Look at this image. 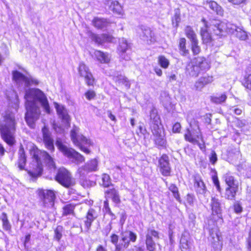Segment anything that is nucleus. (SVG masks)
<instances>
[{
	"label": "nucleus",
	"mask_w": 251,
	"mask_h": 251,
	"mask_svg": "<svg viewBox=\"0 0 251 251\" xmlns=\"http://www.w3.org/2000/svg\"><path fill=\"white\" fill-rule=\"evenodd\" d=\"M201 22L203 24V26L200 28V35L203 44H209L213 41L211 33L209 31L210 27L214 35L220 37L222 36L225 29V24L222 21L211 19L208 22L205 18H202Z\"/></svg>",
	"instance_id": "1"
},
{
	"label": "nucleus",
	"mask_w": 251,
	"mask_h": 251,
	"mask_svg": "<svg viewBox=\"0 0 251 251\" xmlns=\"http://www.w3.org/2000/svg\"><path fill=\"white\" fill-rule=\"evenodd\" d=\"M137 239L136 233L131 230H125L122 231L120 236L115 233L110 235V242L114 245V251H125L130 246L131 243H135Z\"/></svg>",
	"instance_id": "2"
},
{
	"label": "nucleus",
	"mask_w": 251,
	"mask_h": 251,
	"mask_svg": "<svg viewBox=\"0 0 251 251\" xmlns=\"http://www.w3.org/2000/svg\"><path fill=\"white\" fill-rule=\"evenodd\" d=\"M4 124L0 126V133L2 139L8 145H13L16 141L13 133L16 130V122L12 113H6L3 116Z\"/></svg>",
	"instance_id": "3"
},
{
	"label": "nucleus",
	"mask_w": 251,
	"mask_h": 251,
	"mask_svg": "<svg viewBox=\"0 0 251 251\" xmlns=\"http://www.w3.org/2000/svg\"><path fill=\"white\" fill-rule=\"evenodd\" d=\"M150 128L154 136L155 144L159 146H164L167 142L165 138V130L160 116L157 113H152L151 114Z\"/></svg>",
	"instance_id": "4"
},
{
	"label": "nucleus",
	"mask_w": 251,
	"mask_h": 251,
	"mask_svg": "<svg viewBox=\"0 0 251 251\" xmlns=\"http://www.w3.org/2000/svg\"><path fill=\"white\" fill-rule=\"evenodd\" d=\"M222 179L226 185L224 193L225 198L227 200H235L241 189L238 180L230 172L224 174Z\"/></svg>",
	"instance_id": "5"
},
{
	"label": "nucleus",
	"mask_w": 251,
	"mask_h": 251,
	"mask_svg": "<svg viewBox=\"0 0 251 251\" xmlns=\"http://www.w3.org/2000/svg\"><path fill=\"white\" fill-rule=\"evenodd\" d=\"M78 128L75 127L70 132L71 139L75 146L86 154L91 153L90 147L94 145V142L90 138H87L83 134H78Z\"/></svg>",
	"instance_id": "6"
},
{
	"label": "nucleus",
	"mask_w": 251,
	"mask_h": 251,
	"mask_svg": "<svg viewBox=\"0 0 251 251\" xmlns=\"http://www.w3.org/2000/svg\"><path fill=\"white\" fill-rule=\"evenodd\" d=\"M26 111L25 120L27 125L31 129H34L36 122L39 119L41 110L34 101H27L25 104Z\"/></svg>",
	"instance_id": "7"
},
{
	"label": "nucleus",
	"mask_w": 251,
	"mask_h": 251,
	"mask_svg": "<svg viewBox=\"0 0 251 251\" xmlns=\"http://www.w3.org/2000/svg\"><path fill=\"white\" fill-rule=\"evenodd\" d=\"M195 64L191 66L188 65L186 70L189 74L193 77H197L201 74L209 70L210 64L208 60L204 56H198L194 58Z\"/></svg>",
	"instance_id": "8"
},
{
	"label": "nucleus",
	"mask_w": 251,
	"mask_h": 251,
	"mask_svg": "<svg viewBox=\"0 0 251 251\" xmlns=\"http://www.w3.org/2000/svg\"><path fill=\"white\" fill-rule=\"evenodd\" d=\"M54 179L66 188H70L75 184L71 173L65 168H60L54 176Z\"/></svg>",
	"instance_id": "9"
},
{
	"label": "nucleus",
	"mask_w": 251,
	"mask_h": 251,
	"mask_svg": "<svg viewBox=\"0 0 251 251\" xmlns=\"http://www.w3.org/2000/svg\"><path fill=\"white\" fill-rule=\"evenodd\" d=\"M55 143L58 150L68 158L73 159L77 163H81L85 161V157L82 154L73 148H68L63 144L60 139H57Z\"/></svg>",
	"instance_id": "10"
},
{
	"label": "nucleus",
	"mask_w": 251,
	"mask_h": 251,
	"mask_svg": "<svg viewBox=\"0 0 251 251\" xmlns=\"http://www.w3.org/2000/svg\"><path fill=\"white\" fill-rule=\"evenodd\" d=\"M33 96L34 100H38L48 114L50 113V107L48 99L45 94L39 89H30L26 91L25 98L27 101Z\"/></svg>",
	"instance_id": "11"
},
{
	"label": "nucleus",
	"mask_w": 251,
	"mask_h": 251,
	"mask_svg": "<svg viewBox=\"0 0 251 251\" xmlns=\"http://www.w3.org/2000/svg\"><path fill=\"white\" fill-rule=\"evenodd\" d=\"M37 193L43 207L49 208L54 206L56 199L54 191L39 188L37 190Z\"/></svg>",
	"instance_id": "12"
},
{
	"label": "nucleus",
	"mask_w": 251,
	"mask_h": 251,
	"mask_svg": "<svg viewBox=\"0 0 251 251\" xmlns=\"http://www.w3.org/2000/svg\"><path fill=\"white\" fill-rule=\"evenodd\" d=\"M184 140L188 142L193 144H197L200 149L202 151H205L206 145L203 136L201 131H199L197 134L194 135V133L189 128L185 129L183 135Z\"/></svg>",
	"instance_id": "13"
},
{
	"label": "nucleus",
	"mask_w": 251,
	"mask_h": 251,
	"mask_svg": "<svg viewBox=\"0 0 251 251\" xmlns=\"http://www.w3.org/2000/svg\"><path fill=\"white\" fill-rule=\"evenodd\" d=\"M210 206L211 209V220L213 224L217 225L218 222H219L220 224L223 223L222 209L219 200L215 198H212Z\"/></svg>",
	"instance_id": "14"
},
{
	"label": "nucleus",
	"mask_w": 251,
	"mask_h": 251,
	"mask_svg": "<svg viewBox=\"0 0 251 251\" xmlns=\"http://www.w3.org/2000/svg\"><path fill=\"white\" fill-rule=\"evenodd\" d=\"M157 167L163 176H171L172 168L169 157L167 154H162L158 158Z\"/></svg>",
	"instance_id": "15"
},
{
	"label": "nucleus",
	"mask_w": 251,
	"mask_h": 251,
	"mask_svg": "<svg viewBox=\"0 0 251 251\" xmlns=\"http://www.w3.org/2000/svg\"><path fill=\"white\" fill-rule=\"evenodd\" d=\"M41 131L42 139H40V140H42L45 148L51 152H54L55 151L54 140L49 127L45 125L44 126L42 127Z\"/></svg>",
	"instance_id": "16"
},
{
	"label": "nucleus",
	"mask_w": 251,
	"mask_h": 251,
	"mask_svg": "<svg viewBox=\"0 0 251 251\" xmlns=\"http://www.w3.org/2000/svg\"><path fill=\"white\" fill-rule=\"evenodd\" d=\"M145 244L148 251H155L156 244L153 240V237L159 239V232L153 228H148L146 233Z\"/></svg>",
	"instance_id": "17"
},
{
	"label": "nucleus",
	"mask_w": 251,
	"mask_h": 251,
	"mask_svg": "<svg viewBox=\"0 0 251 251\" xmlns=\"http://www.w3.org/2000/svg\"><path fill=\"white\" fill-rule=\"evenodd\" d=\"M25 171L30 176V179L33 180H35L43 174V163L33 162V161H31L29 164L28 169H26Z\"/></svg>",
	"instance_id": "18"
},
{
	"label": "nucleus",
	"mask_w": 251,
	"mask_h": 251,
	"mask_svg": "<svg viewBox=\"0 0 251 251\" xmlns=\"http://www.w3.org/2000/svg\"><path fill=\"white\" fill-rule=\"evenodd\" d=\"M209 235L211 238V246L215 251H221L223 248V238L219 229L214 232L213 228L209 231Z\"/></svg>",
	"instance_id": "19"
},
{
	"label": "nucleus",
	"mask_w": 251,
	"mask_h": 251,
	"mask_svg": "<svg viewBox=\"0 0 251 251\" xmlns=\"http://www.w3.org/2000/svg\"><path fill=\"white\" fill-rule=\"evenodd\" d=\"M213 81L214 78L212 75L209 74L202 75L196 81L194 85L195 89L197 91H201L202 88L211 84Z\"/></svg>",
	"instance_id": "20"
},
{
	"label": "nucleus",
	"mask_w": 251,
	"mask_h": 251,
	"mask_svg": "<svg viewBox=\"0 0 251 251\" xmlns=\"http://www.w3.org/2000/svg\"><path fill=\"white\" fill-rule=\"evenodd\" d=\"M193 186L197 193H205L206 187L201 176L198 174L193 176Z\"/></svg>",
	"instance_id": "21"
},
{
	"label": "nucleus",
	"mask_w": 251,
	"mask_h": 251,
	"mask_svg": "<svg viewBox=\"0 0 251 251\" xmlns=\"http://www.w3.org/2000/svg\"><path fill=\"white\" fill-rule=\"evenodd\" d=\"M47 152L46 151L40 150L35 145H33L29 151L32 159V161L37 163H42L41 157H45Z\"/></svg>",
	"instance_id": "22"
},
{
	"label": "nucleus",
	"mask_w": 251,
	"mask_h": 251,
	"mask_svg": "<svg viewBox=\"0 0 251 251\" xmlns=\"http://www.w3.org/2000/svg\"><path fill=\"white\" fill-rule=\"evenodd\" d=\"M27 162V157L24 147L21 146L18 152V159L16 165L19 170H25V166Z\"/></svg>",
	"instance_id": "23"
},
{
	"label": "nucleus",
	"mask_w": 251,
	"mask_h": 251,
	"mask_svg": "<svg viewBox=\"0 0 251 251\" xmlns=\"http://www.w3.org/2000/svg\"><path fill=\"white\" fill-rule=\"evenodd\" d=\"M240 82L247 91L251 92V63L247 66L245 74L241 79Z\"/></svg>",
	"instance_id": "24"
},
{
	"label": "nucleus",
	"mask_w": 251,
	"mask_h": 251,
	"mask_svg": "<svg viewBox=\"0 0 251 251\" xmlns=\"http://www.w3.org/2000/svg\"><path fill=\"white\" fill-rule=\"evenodd\" d=\"M98 217L96 210L93 208H90L87 211L85 216L84 224L87 231L90 229L93 222Z\"/></svg>",
	"instance_id": "25"
},
{
	"label": "nucleus",
	"mask_w": 251,
	"mask_h": 251,
	"mask_svg": "<svg viewBox=\"0 0 251 251\" xmlns=\"http://www.w3.org/2000/svg\"><path fill=\"white\" fill-rule=\"evenodd\" d=\"M106 199L111 198L112 201L116 204H120L121 202V198L117 189L114 187L107 189L104 192Z\"/></svg>",
	"instance_id": "26"
},
{
	"label": "nucleus",
	"mask_w": 251,
	"mask_h": 251,
	"mask_svg": "<svg viewBox=\"0 0 251 251\" xmlns=\"http://www.w3.org/2000/svg\"><path fill=\"white\" fill-rule=\"evenodd\" d=\"M97 60L101 64H108L110 62L109 54L100 50H95L94 52Z\"/></svg>",
	"instance_id": "27"
},
{
	"label": "nucleus",
	"mask_w": 251,
	"mask_h": 251,
	"mask_svg": "<svg viewBox=\"0 0 251 251\" xmlns=\"http://www.w3.org/2000/svg\"><path fill=\"white\" fill-rule=\"evenodd\" d=\"M227 96L226 93L216 94L210 96V100L211 102L215 104H222L226 102Z\"/></svg>",
	"instance_id": "28"
},
{
	"label": "nucleus",
	"mask_w": 251,
	"mask_h": 251,
	"mask_svg": "<svg viewBox=\"0 0 251 251\" xmlns=\"http://www.w3.org/2000/svg\"><path fill=\"white\" fill-rule=\"evenodd\" d=\"M76 204L73 203H69L64 205L62 207V215L67 216L68 215L75 216V208Z\"/></svg>",
	"instance_id": "29"
},
{
	"label": "nucleus",
	"mask_w": 251,
	"mask_h": 251,
	"mask_svg": "<svg viewBox=\"0 0 251 251\" xmlns=\"http://www.w3.org/2000/svg\"><path fill=\"white\" fill-rule=\"evenodd\" d=\"M187 41L184 37L179 39L178 48L180 54L183 56H186L189 54V50L187 48Z\"/></svg>",
	"instance_id": "30"
},
{
	"label": "nucleus",
	"mask_w": 251,
	"mask_h": 251,
	"mask_svg": "<svg viewBox=\"0 0 251 251\" xmlns=\"http://www.w3.org/2000/svg\"><path fill=\"white\" fill-rule=\"evenodd\" d=\"M210 9L213 11L216 15L220 16L224 15V11L222 7L218 4L216 1L211 0L207 2Z\"/></svg>",
	"instance_id": "31"
},
{
	"label": "nucleus",
	"mask_w": 251,
	"mask_h": 251,
	"mask_svg": "<svg viewBox=\"0 0 251 251\" xmlns=\"http://www.w3.org/2000/svg\"><path fill=\"white\" fill-rule=\"evenodd\" d=\"M98 163L96 159L90 160L86 164L83 169L87 173L94 172L98 170Z\"/></svg>",
	"instance_id": "32"
},
{
	"label": "nucleus",
	"mask_w": 251,
	"mask_h": 251,
	"mask_svg": "<svg viewBox=\"0 0 251 251\" xmlns=\"http://www.w3.org/2000/svg\"><path fill=\"white\" fill-rule=\"evenodd\" d=\"M0 220L2 222L3 229L5 231H10L11 230V225L8 219L7 213L4 212H2Z\"/></svg>",
	"instance_id": "33"
},
{
	"label": "nucleus",
	"mask_w": 251,
	"mask_h": 251,
	"mask_svg": "<svg viewBox=\"0 0 251 251\" xmlns=\"http://www.w3.org/2000/svg\"><path fill=\"white\" fill-rule=\"evenodd\" d=\"M55 107L57 114L62 119L65 120L66 121L70 120V116L64 106L60 105L58 103H56Z\"/></svg>",
	"instance_id": "34"
},
{
	"label": "nucleus",
	"mask_w": 251,
	"mask_h": 251,
	"mask_svg": "<svg viewBox=\"0 0 251 251\" xmlns=\"http://www.w3.org/2000/svg\"><path fill=\"white\" fill-rule=\"evenodd\" d=\"M130 49V46L126 40H122L119 42L117 49V52L120 55H123Z\"/></svg>",
	"instance_id": "35"
},
{
	"label": "nucleus",
	"mask_w": 251,
	"mask_h": 251,
	"mask_svg": "<svg viewBox=\"0 0 251 251\" xmlns=\"http://www.w3.org/2000/svg\"><path fill=\"white\" fill-rule=\"evenodd\" d=\"M44 160L46 166L48 169L50 170H55L56 169V164L54 159L48 152H47L46 154L44 157Z\"/></svg>",
	"instance_id": "36"
},
{
	"label": "nucleus",
	"mask_w": 251,
	"mask_h": 251,
	"mask_svg": "<svg viewBox=\"0 0 251 251\" xmlns=\"http://www.w3.org/2000/svg\"><path fill=\"white\" fill-rule=\"evenodd\" d=\"M185 35L191 41L197 40V36L193 28L190 25H187L184 29Z\"/></svg>",
	"instance_id": "37"
},
{
	"label": "nucleus",
	"mask_w": 251,
	"mask_h": 251,
	"mask_svg": "<svg viewBox=\"0 0 251 251\" xmlns=\"http://www.w3.org/2000/svg\"><path fill=\"white\" fill-rule=\"evenodd\" d=\"M93 25L98 29H102L107 25V22L106 19L94 18L92 20Z\"/></svg>",
	"instance_id": "38"
},
{
	"label": "nucleus",
	"mask_w": 251,
	"mask_h": 251,
	"mask_svg": "<svg viewBox=\"0 0 251 251\" xmlns=\"http://www.w3.org/2000/svg\"><path fill=\"white\" fill-rule=\"evenodd\" d=\"M172 25L175 27H177L179 25V23L181 21V13L179 8L175 9V13L172 17Z\"/></svg>",
	"instance_id": "39"
},
{
	"label": "nucleus",
	"mask_w": 251,
	"mask_h": 251,
	"mask_svg": "<svg viewBox=\"0 0 251 251\" xmlns=\"http://www.w3.org/2000/svg\"><path fill=\"white\" fill-rule=\"evenodd\" d=\"M85 83L88 87H94L97 83V79L94 76L91 72L86 74L84 77Z\"/></svg>",
	"instance_id": "40"
},
{
	"label": "nucleus",
	"mask_w": 251,
	"mask_h": 251,
	"mask_svg": "<svg viewBox=\"0 0 251 251\" xmlns=\"http://www.w3.org/2000/svg\"><path fill=\"white\" fill-rule=\"evenodd\" d=\"M77 71L80 76L84 77L86 74H88L91 72L88 66L83 62H80L77 67Z\"/></svg>",
	"instance_id": "41"
},
{
	"label": "nucleus",
	"mask_w": 251,
	"mask_h": 251,
	"mask_svg": "<svg viewBox=\"0 0 251 251\" xmlns=\"http://www.w3.org/2000/svg\"><path fill=\"white\" fill-rule=\"evenodd\" d=\"M169 190L172 193L173 196L176 201L181 203L182 201L179 193L178 188L176 185L175 184H171L169 187Z\"/></svg>",
	"instance_id": "42"
},
{
	"label": "nucleus",
	"mask_w": 251,
	"mask_h": 251,
	"mask_svg": "<svg viewBox=\"0 0 251 251\" xmlns=\"http://www.w3.org/2000/svg\"><path fill=\"white\" fill-rule=\"evenodd\" d=\"M101 181V185L104 188H108L113 185L111 183V180L109 175L107 174H103L102 175Z\"/></svg>",
	"instance_id": "43"
},
{
	"label": "nucleus",
	"mask_w": 251,
	"mask_h": 251,
	"mask_svg": "<svg viewBox=\"0 0 251 251\" xmlns=\"http://www.w3.org/2000/svg\"><path fill=\"white\" fill-rule=\"evenodd\" d=\"M190 49L194 55H198L200 53L201 49L199 45L198 39L191 41Z\"/></svg>",
	"instance_id": "44"
},
{
	"label": "nucleus",
	"mask_w": 251,
	"mask_h": 251,
	"mask_svg": "<svg viewBox=\"0 0 251 251\" xmlns=\"http://www.w3.org/2000/svg\"><path fill=\"white\" fill-rule=\"evenodd\" d=\"M110 7L113 13L118 15L123 14L122 6L117 1H113Z\"/></svg>",
	"instance_id": "45"
},
{
	"label": "nucleus",
	"mask_w": 251,
	"mask_h": 251,
	"mask_svg": "<svg viewBox=\"0 0 251 251\" xmlns=\"http://www.w3.org/2000/svg\"><path fill=\"white\" fill-rule=\"evenodd\" d=\"M63 230V227L61 225L57 226L54 229V234L53 236V238L57 242H60L62 237V232Z\"/></svg>",
	"instance_id": "46"
},
{
	"label": "nucleus",
	"mask_w": 251,
	"mask_h": 251,
	"mask_svg": "<svg viewBox=\"0 0 251 251\" xmlns=\"http://www.w3.org/2000/svg\"><path fill=\"white\" fill-rule=\"evenodd\" d=\"M231 208L234 213L236 214H240L243 211V207L240 201H235L231 206Z\"/></svg>",
	"instance_id": "47"
},
{
	"label": "nucleus",
	"mask_w": 251,
	"mask_h": 251,
	"mask_svg": "<svg viewBox=\"0 0 251 251\" xmlns=\"http://www.w3.org/2000/svg\"><path fill=\"white\" fill-rule=\"evenodd\" d=\"M158 62L160 66L164 69H167L170 64L169 60L162 55L158 56Z\"/></svg>",
	"instance_id": "48"
},
{
	"label": "nucleus",
	"mask_w": 251,
	"mask_h": 251,
	"mask_svg": "<svg viewBox=\"0 0 251 251\" xmlns=\"http://www.w3.org/2000/svg\"><path fill=\"white\" fill-rule=\"evenodd\" d=\"M86 99L89 101L94 100L97 96L96 92L92 89L87 90L84 94Z\"/></svg>",
	"instance_id": "49"
},
{
	"label": "nucleus",
	"mask_w": 251,
	"mask_h": 251,
	"mask_svg": "<svg viewBox=\"0 0 251 251\" xmlns=\"http://www.w3.org/2000/svg\"><path fill=\"white\" fill-rule=\"evenodd\" d=\"M13 75V79L16 81L18 82L20 80H23V78H25V75L22 73L18 72V71H13L12 72Z\"/></svg>",
	"instance_id": "50"
},
{
	"label": "nucleus",
	"mask_w": 251,
	"mask_h": 251,
	"mask_svg": "<svg viewBox=\"0 0 251 251\" xmlns=\"http://www.w3.org/2000/svg\"><path fill=\"white\" fill-rule=\"evenodd\" d=\"M212 180L213 184L215 186L217 190L219 192H221L222 188L220 186V181L219 180V178H218V177L217 175H213L212 176Z\"/></svg>",
	"instance_id": "51"
},
{
	"label": "nucleus",
	"mask_w": 251,
	"mask_h": 251,
	"mask_svg": "<svg viewBox=\"0 0 251 251\" xmlns=\"http://www.w3.org/2000/svg\"><path fill=\"white\" fill-rule=\"evenodd\" d=\"M233 5L244 6L247 4L249 0H227Z\"/></svg>",
	"instance_id": "52"
},
{
	"label": "nucleus",
	"mask_w": 251,
	"mask_h": 251,
	"mask_svg": "<svg viewBox=\"0 0 251 251\" xmlns=\"http://www.w3.org/2000/svg\"><path fill=\"white\" fill-rule=\"evenodd\" d=\"M246 247L248 251H251V226L248 232V237L246 239Z\"/></svg>",
	"instance_id": "53"
},
{
	"label": "nucleus",
	"mask_w": 251,
	"mask_h": 251,
	"mask_svg": "<svg viewBox=\"0 0 251 251\" xmlns=\"http://www.w3.org/2000/svg\"><path fill=\"white\" fill-rule=\"evenodd\" d=\"M91 38L95 43L99 45H101L103 43L102 34L100 36L97 34L93 33L91 35Z\"/></svg>",
	"instance_id": "54"
},
{
	"label": "nucleus",
	"mask_w": 251,
	"mask_h": 251,
	"mask_svg": "<svg viewBox=\"0 0 251 251\" xmlns=\"http://www.w3.org/2000/svg\"><path fill=\"white\" fill-rule=\"evenodd\" d=\"M236 36L241 40H245L248 38L247 32L242 29H239V31L237 30Z\"/></svg>",
	"instance_id": "55"
},
{
	"label": "nucleus",
	"mask_w": 251,
	"mask_h": 251,
	"mask_svg": "<svg viewBox=\"0 0 251 251\" xmlns=\"http://www.w3.org/2000/svg\"><path fill=\"white\" fill-rule=\"evenodd\" d=\"M181 130V126L179 122H176L172 126V132L174 133H180Z\"/></svg>",
	"instance_id": "56"
},
{
	"label": "nucleus",
	"mask_w": 251,
	"mask_h": 251,
	"mask_svg": "<svg viewBox=\"0 0 251 251\" xmlns=\"http://www.w3.org/2000/svg\"><path fill=\"white\" fill-rule=\"evenodd\" d=\"M103 208L105 212L109 215L112 216L114 215L110 208L108 201L107 199H106L103 201Z\"/></svg>",
	"instance_id": "57"
},
{
	"label": "nucleus",
	"mask_w": 251,
	"mask_h": 251,
	"mask_svg": "<svg viewBox=\"0 0 251 251\" xmlns=\"http://www.w3.org/2000/svg\"><path fill=\"white\" fill-rule=\"evenodd\" d=\"M102 38L103 40V43H111L114 39V37L111 34H102Z\"/></svg>",
	"instance_id": "58"
},
{
	"label": "nucleus",
	"mask_w": 251,
	"mask_h": 251,
	"mask_svg": "<svg viewBox=\"0 0 251 251\" xmlns=\"http://www.w3.org/2000/svg\"><path fill=\"white\" fill-rule=\"evenodd\" d=\"M81 185L84 188H88L91 186L92 182L89 179L82 178L80 180Z\"/></svg>",
	"instance_id": "59"
},
{
	"label": "nucleus",
	"mask_w": 251,
	"mask_h": 251,
	"mask_svg": "<svg viewBox=\"0 0 251 251\" xmlns=\"http://www.w3.org/2000/svg\"><path fill=\"white\" fill-rule=\"evenodd\" d=\"M217 155L215 151H211L209 156V161L212 165H214L217 161Z\"/></svg>",
	"instance_id": "60"
},
{
	"label": "nucleus",
	"mask_w": 251,
	"mask_h": 251,
	"mask_svg": "<svg viewBox=\"0 0 251 251\" xmlns=\"http://www.w3.org/2000/svg\"><path fill=\"white\" fill-rule=\"evenodd\" d=\"M195 200L194 196L192 194L188 193L186 195V201L190 205H193Z\"/></svg>",
	"instance_id": "61"
},
{
	"label": "nucleus",
	"mask_w": 251,
	"mask_h": 251,
	"mask_svg": "<svg viewBox=\"0 0 251 251\" xmlns=\"http://www.w3.org/2000/svg\"><path fill=\"white\" fill-rule=\"evenodd\" d=\"M184 151L186 154L189 155H195V153L194 150L190 145H187L184 148Z\"/></svg>",
	"instance_id": "62"
},
{
	"label": "nucleus",
	"mask_w": 251,
	"mask_h": 251,
	"mask_svg": "<svg viewBox=\"0 0 251 251\" xmlns=\"http://www.w3.org/2000/svg\"><path fill=\"white\" fill-rule=\"evenodd\" d=\"M212 114L211 113H206L204 116V120L205 123L207 125H210L211 122Z\"/></svg>",
	"instance_id": "63"
},
{
	"label": "nucleus",
	"mask_w": 251,
	"mask_h": 251,
	"mask_svg": "<svg viewBox=\"0 0 251 251\" xmlns=\"http://www.w3.org/2000/svg\"><path fill=\"white\" fill-rule=\"evenodd\" d=\"M236 119L237 121L236 126L237 127H242L245 125V122L243 120L239 118H236Z\"/></svg>",
	"instance_id": "64"
}]
</instances>
